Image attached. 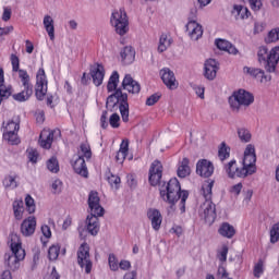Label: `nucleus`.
<instances>
[{"label":"nucleus","instance_id":"1","mask_svg":"<svg viewBox=\"0 0 279 279\" xmlns=\"http://www.w3.org/2000/svg\"><path fill=\"white\" fill-rule=\"evenodd\" d=\"M225 170L230 178H247V175L256 173V147L254 144L246 145L242 168H239L236 160L233 159L225 167Z\"/></svg>","mask_w":279,"mask_h":279},{"label":"nucleus","instance_id":"2","mask_svg":"<svg viewBox=\"0 0 279 279\" xmlns=\"http://www.w3.org/2000/svg\"><path fill=\"white\" fill-rule=\"evenodd\" d=\"M160 196L163 202H168V204H175V202L180 199V214L184 215V213H186V199H189V191H182L180 181H178L175 178L170 179L166 185L160 187Z\"/></svg>","mask_w":279,"mask_h":279},{"label":"nucleus","instance_id":"3","mask_svg":"<svg viewBox=\"0 0 279 279\" xmlns=\"http://www.w3.org/2000/svg\"><path fill=\"white\" fill-rule=\"evenodd\" d=\"M213 181H205L202 185L201 194L203 195L205 202L201 205L198 209V215L206 223L211 226L215 223L217 217L215 203H213Z\"/></svg>","mask_w":279,"mask_h":279},{"label":"nucleus","instance_id":"4","mask_svg":"<svg viewBox=\"0 0 279 279\" xmlns=\"http://www.w3.org/2000/svg\"><path fill=\"white\" fill-rule=\"evenodd\" d=\"M11 254L7 255V265L11 271L20 269L21 262L25 260V248L21 242V238L16 233H11L9 238Z\"/></svg>","mask_w":279,"mask_h":279},{"label":"nucleus","instance_id":"5","mask_svg":"<svg viewBox=\"0 0 279 279\" xmlns=\"http://www.w3.org/2000/svg\"><path fill=\"white\" fill-rule=\"evenodd\" d=\"M257 60L259 64L264 65L267 73H276V68L279 62V46L271 48L269 51L265 46L259 47L257 51Z\"/></svg>","mask_w":279,"mask_h":279},{"label":"nucleus","instance_id":"6","mask_svg":"<svg viewBox=\"0 0 279 279\" xmlns=\"http://www.w3.org/2000/svg\"><path fill=\"white\" fill-rule=\"evenodd\" d=\"M118 105L122 121L128 123V121H130V105L128 104V94H123L121 89H117L114 94L107 98V108L110 110L117 108Z\"/></svg>","mask_w":279,"mask_h":279},{"label":"nucleus","instance_id":"7","mask_svg":"<svg viewBox=\"0 0 279 279\" xmlns=\"http://www.w3.org/2000/svg\"><path fill=\"white\" fill-rule=\"evenodd\" d=\"M254 104V95L245 89L233 92L229 97V105L233 112H239L241 108H248Z\"/></svg>","mask_w":279,"mask_h":279},{"label":"nucleus","instance_id":"8","mask_svg":"<svg viewBox=\"0 0 279 279\" xmlns=\"http://www.w3.org/2000/svg\"><path fill=\"white\" fill-rule=\"evenodd\" d=\"M110 23L119 36H125L130 32V20L125 9H118L111 13Z\"/></svg>","mask_w":279,"mask_h":279},{"label":"nucleus","instance_id":"9","mask_svg":"<svg viewBox=\"0 0 279 279\" xmlns=\"http://www.w3.org/2000/svg\"><path fill=\"white\" fill-rule=\"evenodd\" d=\"M77 263L85 274L93 271V262L90 260V246L86 242L81 244L77 251Z\"/></svg>","mask_w":279,"mask_h":279},{"label":"nucleus","instance_id":"10","mask_svg":"<svg viewBox=\"0 0 279 279\" xmlns=\"http://www.w3.org/2000/svg\"><path fill=\"white\" fill-rule=\"evenodd\" d=\"M20 125L17 122L9 121L3 128V138L8 141L10 145H19L21 140H19Z\"/></svg>","mask_w":279,"mask_h":279},{"label":"nucleus","instance_id":"11","mask_svg":"<svg viewBox=\"0 0 279 279\" xmlns=\"http://www.w3.org/2000/svg\"><path fill=\"white\" fill-rule=\"evenodd\" d=\"M47 74H45V69L40 68L36 75V87L35 95L39 101L45 99V95H47Z\"/></svg>","mask_w":279,"mask_h":279},{"label":"nucleus","instance_id":"12","mask_svg":"<svg viewBox=\"0 0 279 279\" xmlns=\"http://www.w3.org/2000/svg\"><path fill=\"white\" fill-rule=\"evenodd\" d=\"M244 75H250L260 84H269L271 82V75L266 74L265 70L260 68H252V66H244L243 68Z\"/></svg>","mask_w":279,"mask_h":279},{"label":"nucleus","instance_id":"13","mask_svg":"<svg viewBox=\"0 0 279 279\" xmlns=\"http://www.w3.org/2000/svg\"><path fill=\"white\" fill-rule=\"evenodd\" d=\"M54 136H60V130L44 129L39 136V145L43 149H51Z\"/></svg>","mask_w":279,"mask_h":279},{"label":"nucleus","instance_id":"14","mask_svg":"<svg viewBox=\"0 0 279 279\" xmlns=\"http://www.w3.org/2000/svg\"><path fill=\"white\" fill-rule=\"evenodd\" d=\"M186 27V34L191 40H199L204 36V27L195 20H189Z\"/></svg>","mask_w":279,"mask_h":279},{"label":"nucleus","instance_id":"15","mask_svg":"<svg viewBox=\"0 0 279 279\" xmlns=\"http://www.w3.org/2000/svg\"><path fill=\"white\" fill-rule=\"evenodd\" d=\"M159 75L165 84V86H167V88H169V90H175V88H178V80H175V74L173 73V71H171V69L169 68H163L160 70Z\"/></svg>","mask_w":279,"mask_h":279},{"label":"nucleus","instance_id":"16","mask_svg":"<svg viewBox=\"0 0 279 279\" xmlns=\"http://www.w3.org/2000/svg\"><path fill=\"white\" fill-rule=\"evenodd\" d=\"M162 180V163L159 160H155L149 169V183L151 186H158Z\"/></svg>","mask_w":279,"mask_h":279},{"label":"nucleus","instance_id":"17","mask_svg":"<svg viewBox=\"0 0 279 279\" xmlns=\"http://www.w3.org/2000/svg\"><path fill=\"white\" fill-rule=\"evenodd\" d=\"M88 206L90 215H97L104 217V207H101L99 194L97 192H90L88 195Z\"/></svg>","mask_w":279,"mask_h":279},{"label":"nucleus","instance_id":"18","mask_svg":"<svg viewBox=\"0 0 279 279\" xmlns=\"http://www.w3.org/2000/svg\"><path fill=\"white\" fill-rule=\"evenodd\" d=\"M90 76L95 86H101L104 84V77H106V69L101 63H95L90 66Z\"/></svg>","mask_w":279,"mask_h":279},{"label":"nucleus","instance_id":"19","mask_svg":"<svg viewBox=\"0 0 279 279\" xmlns=\"http://www.w3.org/2000/svg\"><path fill=\"white\" fill-rule=\"evenodd\" d=\"M196 173L201 175V178H210V175L215 173V166H213V162L202 159L196 165Z\"/></svg>","mask_w":279,"mask_h":279},{"label":"nucleus","instance_id":"20","mask_svg":"<svg viewBox=\"0 0 279 279\" xmlns=\"http://www.w3.org/2000/svg\"><path fill=\"white\" fill-rule=\"evenodd\" d=\"M231 16H233L235 21H245L252 16V12H250V9L245 5L233 4L231 9Z\"/></svg>","mask_w":279,"mask_h":279},{"label":"nucleus","instance_id":"21","mask_svg":"<svg viewBox=\"0 0 279 279\" xmlns=\"http://www.w3.org/2000/svg\"><path fill=\"white\" fill-rule=\"evenodd\" d=\"M217 71H219L217 60L207 59L204 64V75L206 80H215L217 77Z\"/></svg>","mask_w":279,"mask_h":279},{"label":"nucleus","instance_id":"22","mask_svg":"<svg viewBox=\"0 0 279 279\" xmlns=\"http://www.w3.org/2000/svg\"><path fill=\"white\" fill-rule=\"evenodd\" d=\"M122 86L124 90H128V93H132V95H138L141 93V84L134 81V78L130 74H126L124 76L122 81Z\"/></svg>","mask_w":279,"mask_h":279},{"label":"nucleus","instance_id":"23","mask_svg":"<svg viewBox=\"0 0 279 279\" xmlns=\"http://www.w3.org/2000/svg\"><path fill=\"white\" fill-rule=\"evenodd\" d=\"M147 217L151 223L153 230H160V226H162V214H160V210L156 208H150L147 211Z\"/></svg>","mask_w":279,"mask_h":279},{"label":"nucleus","instance_id":"24","mask_svg":"<svg viewBox=\"0 0 279 279\" xmlns=\"http://www.w3.org/2000/svg\"><path fill=\"white\" fill-rule=\"evenodd\" d=\"M21 232L24 236H32L36 232V217L26 218L21 225Z\"/></svg>","mask_w":279,"mask_h":279},{"label":"nucleus","instance_id":"25","mask_svg":"<svg viewBox=\"0 0 279 279\" xmlns=\"http://www.w3.org/2000/svg\"><path fill=\"white\" fill-rule=\"evenodd\" d=\"M99 217L97 214H90L87 216L86 225L89 234L96 236L99 233Z\"/></svg>","mask_w":279,"mask_h":279},{"label":"nucleus","instance_id":"26","mask_svg":"<svg viewBox=\"0 0 279 279\" xmlns=\"http://www.w3.org/2000/svg\"><path fill=\"white\" fill-rule=\"evenodd\" d=\"M173 45V39L171 38V35L167 33H161L158 40L157 51L158 53H165L169 47Z\"/></svg>","mask_w":279,"mask_h":279},{"label":"nucleus","instance_id":"27","mask_svg":"<svg viewBox=\"0 0 279 279\" xmlns=\"http://www.w3.org/2000/svg\"><path fill=\"white\" fill-rule=\"evenodd\" d=\"M215 45L220 51H227V53H230L231 56H238L239 53V49L226 39H216Z\"/></svg>","mask_w":279,"mask_h":279},{"label":"nucleus","instance_id":"28","mask_svg":"<svg viewBox=\"0 0 279 279\" xmlns=\"http://www.w3.org/2000/svg\"><path fill=\"white\" fill-rule=\"evenodd\" d=\"M73 169L78 175L88 178V168H86V160L84 157L77 156V158L74 160Z\"/></svg>","mask_w":279,"mask_h":279},{"label":"nucleus","instance_id":"29","mask_svg":"<svg viewBox=\"0 0 279 279\" xmlns=\"http://www.w3.org/2000/svg\"><path fill=\"white\" fill-rule=\"evenodd\" d=\"M120 56L122 58V62L125 64H132L136 58V51L132 46H126L121 50Z\"/></svg>","mask_w":279,"mask_h":279},{"label":"nucleus","instance_id":"30","mask_svg":"<svg viewBox=\"0 0 279 279\" xmlns=\"http://www.w3.org/2000/svg\"><path fill=\"white\" fill-rule=\"evenodd\" d=\"M218 233L225 239H233L234 234H236V229H234L232 225L223 222L222 225H220Z\"/></svg>","mask_w":279,"mask_h":279},{"label":"nucleus","instance_id":"31","mask_svg":"<svg viewBox=\"0 0 279 279\" xmlns=\"http://www.w3.org/2000/svg\"><path fill=\"white\" fill-rule=\"evenodd\" d=\"M43 24L50 40H56V26L53 25V17H51V15H45Z\"/></svg>","mask_w":279,"mask_h":279},{"label":"nucleus","instance_id":"32","mask_svg":"<svg viewBox=\"0 0 279 279\" xmlns=\"http://www.w3.org/2000/svg\"><path fill=\"white\" fill-rule=\"evenodd\" d=\"M129 149H130V143H128V141H122V143L120 145V149L116 155V161L119 165H123V162L125 161V158L128 157Z\"/></svg>","mask_w":279,"mask_h":279},{"label":"nucleus","instance_id":"33","mask_svg":"<svg viewBox=\"0 0 279 279\" xmlns=\"http://www.w3.org/2000/svg\"><path fill=\"white\" fill-rule=\"evenodd\" d=\"M33 94L34 88L24 87V90L13 95V99L20 102L27 101V99H29V97H32Z\"/></svg>","mask_w":279,"mask_h":279},{"label":"nucleus","instance_id":"34","mask_svg":"<svg viewBox=\"0 0 279 279\" xmlns=\"http://www.w3.org/2000/svg\"><path fill=\"white\" fill-rule=\"evenodd\" d=\"M179 178L191 175V167H189V158H183L178 168Z\"/></svg>","mask_w":279,"mask_h":279},{"label":"nucleus","instance_id":"35","mask_svg":"<svg viewBox=\"0 0 279 279\" xmlns=\"http://www.w3.org/2000/svg\"><path fill=\"white\" fill-rule=\"evenodd\" d=\"M13 213L17 221H21V219H23V213H24L23 201L16 199L13 202Z\"/></svg>","mask_w":279,"mask_h":279},{"label":"nucleus","instance_id":"36","mask_svg":"<svg viewBox=\"0 0 279 279\" xmlns=\"http://www.w3.org/2000/svg\"><path fill=\"white\" fill-rule=\"evenodd\" d=\"M218 158L219 160H228L230 158V146L226 145V143H221L218 148Z\"/></svg>","mask_w":279,"mask_h":279},{"label":"nucleus","instance_id":"37","mask_svg":"<svg viewBox=\"0 0 279 279\" xmlns=\"http://www.w3.org/2000/svg\"><path fill=\"white\" fill-rule=\"evenodd\" d=\"M17 73L22 82V86H24V88H34V86L32 85V82L29 81V74L27 73V71L19 70Z\"/></svg>","mask_w":279,"mask_h":279},{"label":"nucleus","instance_id":"38","mask_svg":"<svg viewBox=\"0 0 279 279\" xmlns=\"http://www.w3.org/2000/svg\"><path fill=\"white\" fill-rule=\"evenodd\" d=\"M119 84V72L114 71L108 82L107 89L109 93H113V90H117V86Z\"/></svg>","mask_w":279,"mask_h":279},{"label":"nucleus","instance_id":"39","mask_svg":"<svg viewBox=\"0 0 279 279\" xmlns=\"http://www.w3.org/2000/svg\"><path fill=\"white\" fill-rule=\"evenodd\" d=\"M238 137L241 143H250V141H252V132L245 128H240L238 129Z\"/></svg>","mask_w":279,"mask_h":279},{"label":"nucleus","instance_id":"40","mask_svg":"<svg viewBox=\"0 0 279 279\" xmlns=\"http://www.w3.org/2000/svg\"><path fill=\"white\" fill-rule=\"evenodd\" d=\"M78 156H81V158H86L87 160L92 158L93 153L90 151V145H88V143L81 144L78 149Z\"/></svg>","mask_w":279,"mask_h":279},{"label":"nucleus","instance_id":"41","mask_svg":"<svg viewBox=\"0 0 279 279\" xmlns=\"http://www.w3.org/2000/svg\"><path fill=\"white\" fill-rule=\"evenodd\" d=\"M265 274V262L259 259L253 268V276L254 278H260Z\"/></svg>","mask_w":279,"mask_h":279},{"label":"nucleus","instance_id":"42","mask_svg":"<svg viewBox=\"0 0 279 279\" xmlns=\"http://www.w3.org/2000/svg\"><path fill=\"white\" fill-rule=\"evenodd\" d=\"M270 243L275 244L279 242V222L274 223L269 230Z\"/></svg>","mask_w":279,"mask_h":279},{"label":"nucleus","instance_id":"43","mask_svg":"<svg viewBox=\"0 0 279 279\" xmlns=\"http://www.w3.org/2000/svg\"><path fill=\"white\" fill-rule=\"evenodd\" d=\"M60 256V244H52L48 250L49 260H58Z\"/></svg>","mask_w":279,"mask_h":279},{"label":"nucleus","instance_id":"44","mask_svg":"<svg viewBox=\"0 0 279 279\" xmlns=\"http://www.w3.org/2000/svg\"><path fill=\"white\" fill-rule=\"evenodd\" d=\"M47 169L50 170L51 173H58V171H60V163L56 157H51L47 161Z\"/></svg>","mask_w":279,"mask_h":279},{"label":"nucleus","instance_id":"45","mask_svg":"<svg viewBox=\"0 0 279 279\" xmlns=\"http://www.w3.org/2000/svg\"><path fill=\"white\" fill-rule=\"evenodd\" d=\"M108 183L110 184L111 189L119 191L121 186V178L119 175L111 174L108 177Z\"/></svg>","mask_w":279,"mask_h":279},{"label":"nucleus","instance_id":"46","mask_svg":"<svg viewBox=\"0 0 279 279\" xmlns=\"http://www.w3.org/2000/svg\"><path fill=\"white\" fill-rule=\"evenodd\" d=\"M228 245L223 244L220 250H218L217 258L220 263H226L228 260Z\"/></svg>","mask_w":279,"mask_h":279},{"label":"nucleus","instance_id":"47","mask_svg":"<svg viewBox=\"0 0 279 279\" xmlns=\"http://www.w3.org/2000/svg\"><path fill=\"white\" fill-rule=\"evenodd\" d=\"M278 40H279V27L274 28L268 33L266 43H278Z\"/></svg>","mask_w":279,"mask_h":279},{"label":"nucleus","instance_id":"48","mask_svg":"<svg viewBox=\"0 0 279 279\" xmlns=\"http://www.w3.org/2000/svg\"><path fill=\"white\" fill-rule=\"evenodd\" d=\"M25 204H26V210L32 215L33 213H36V204L34 203V199L31 195H27L25 197Z\"/></svg>","mask_w":279,"mask_h":279},{"label":"nucleus","instance_id":"49","mask_svg":"<svg viewBox=\"0 0 279 279\" xmlns=\"http://www.w3.org/2000/svg\"><path fill=\"white\" fill-rule=\"evenodd\" d=\"M4 186L7 189H16L19 186V183L16 182V177L9 175L3 181Z\"/></svg>","mask_w":279,"mask_h":279},{"label":"nucleus","instance_id":"50","mask_svg":"<svg viewBox=\"0 0 279 279\" xmlns=\"http://www.w3.org/2000/svg\"><path fill=\"white\" fill-rule=\"evenodd\" d=\"M26 154L29 162H38V150L36 148H27Z\"/></svg>","mask_w":279,"mask_h":279},{"label":"nucleus","instance_id":"51","mask_svg":"<svg viewBox=\"0 0 279 279\" xmlns=\"http://www.w3.org/2000/svg\"><path fill=\"white\" fill-rule=\"evenodd\" d=\"M109 125L113 129L119 128L121 125V117L118 113H112L109 118Z\"/></svg>","mask_w":279,"mask_h":279},{"label":"nucleus","instance_id":"52","mask_svg":"<svg viewBox=\"0 0 279 279\" xmlns=\"http://www.w3.org/2000/svg\"><path fill=\"white\" fill-rule=\"evenodd\" d=\"M253 12H258L263 8V0H246Z\"/></svg>","mask_w":279,"mask_h":279},{"label":"nucleus","instance_id":"53","mask_svg":"<svg viewBox=\"0 0 279 279\" xmlns=\"http://www.w3.org/2000/svg\"><path fill=\"white\" fill-rule=\"evenodd\" d=\"M11 64L13 73H19V71H21V61L19 60L16 54H11Z\"/></svg>","mask_w":279,"mask_h":279},{"label":"nucleus","instance_id":"54","mask_svg":"<svg viewBox=\"0 0 279 279\" xmlns=\"http://www.w3.org/2000/svg\"><path fill=\"white\" fill-rule=\"evenodd\" d=\"M109 267L111 271H119V262L114 255H109Z\"/></svg>","mask_w":279,"mask_h":279},{"label":"nucleus","instance_id":"55","mask_svg":"<svg viewBox=\"0 0 279 279\" xmlns=\"http://www.w3.org/2000/svg\"><path fill=\"white\" fill-rule=\"evenodd\" d=\"M10 19H12V7H3L2 21H4V23H8Z\"/></svg>","mask_w":279,"mask_h":279},{"label":"nucleus","instance_id":"56","mask_svg":"<svg viewBox=\"0 0 279 279\" xmlns=\"http://www.w3.org/2000/svg\"><path fill=\"white\" fill-rule=\"evenodd\" d=\"M14 32V26L0 27V38L2 36H10Z\"/></svg>","mask_w":279,"mask_h":279},{"label":"nucleus","instance_id":"57","mask_svg":"<svg viewBox=\"0 0 279 279\" xmlns=\"http://www.w3.org/2000/svg\"><path fill=\"white\" fill-rule=\"evenodd\" d=\"M52 191L53 193H61L62 192V181L60 179H57L52 182Z\"/></svg>","mask_w":279,"mask_h":279},{"label":"nucleus","instance_id":"58","mask_svg":"<svg viewBox=\"0 0 279 279\" xmlns=\"http://www.w3.org/2000/svg\"><path fill=\"white\" fill-rule=\"evenodd\" d=\"M159 100H160V96L156 94L151 95L146 99V106H154L155 104H158Z\"/></svg>","mask_w":279,"mask_h":279},{"label":"nucleus","instance_id":"59","mask_svg":"<svg viewBox=\"0 0 279 279\" xmlns=\"http://www.w3.org/2000/svg\"><path fill=\"white\" fill-rule=\"evenodd\" d=\"M242 190H243V184L238 183V184L231 186L230 193H232V195H239Z\"/></svg>","mask_w":279,"mask_h":279},{"label":"nucleus","instance_id":"60","mask_svg":"<svg viewBox=\"0 0 279 279\" xmlns=\"http://www.w3.org/2000/svg\"><path fill=\"white\" fill-rule=\"evenodd\" d=\"M119 267L122 269V271H128V269L132 267V263H130V260L122 259L119 263Z\"/></svg>","mask_w":279,"mask_h":279},{"label":"nucleus","instance_id":"61","mask_svg":"<svg viewBox=\"0 0 279 279\" xmlns=\"http://www.w3.org/2000/svg\"><path fill=\"white\" fill-rule=\"evenodd\" d=\"M41 232L46 239H51V228H49V226L44 225L41 227Z\"/></svg>","mask_w":279,"mask_h":279},{"label":"nucleus","instance_id":"62","mask_svg":"<svg viewBox=\"0 0 279 279\" xmlns=\"http://www.w3.org/2000/svg\"><path fill=\"white\" fill-rule=\"evenodd\" d=\"M218 276L221 279H228V271L226 270V267L219 266V268H218Z\"/></svg>","mask_w":279,"mask_h":279},{"label":"nucleus","instance_id":"63","mask_svg":"<svg viewBox=\"0 0 279 279\" xmlns=\"http://www.w3.org/2000/svg\"><path fill=\"white\" fill-rule=\"evenodd\" d=\"M263 29H265V24H263L260 22H256L254 24V34H260V32H263Z\"/></svg>","mask_w":279,"mask_h":279},{"label":"nucleus","instance_id":"64","mask_svg":"<svg viewBox=\"0 0 279 279\" xmlns=\"http://www.w3.org/2000/svg\"><path fill=\"white\" fill-rule=\"evenodd\" d=\"M45 279H60V275L58 274V270H56V267L52 268L51 274L46 276Z\"/></svg>","mask_w":279,"mask_h":279}]
</instances>
